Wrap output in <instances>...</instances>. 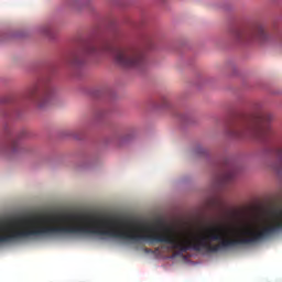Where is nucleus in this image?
I'll use <instances>...</instances> for the list:
<instances>
[{
	"label": "nucleus",
	"mask_w": 282,
	"mask_h": 282,
	"mask_svg": "<svg viewBox=\"0 0 282 282\" xmlns=\"http://www.w3.org/2000/svg\"><path fill=\"white\" fill-rule=\"evenodd\" d=\"M138 226L127 219L104 218V239H120L131 243H166L171 250H177V254H184L188 250L195 252H220L237 246H250L259 243L263 239H270L272 235L282 231V209L273 212V224L257 231L252 227H245L240 231L224 225H210L192 239L184 234H177L169 227Z\"/></svg>",
	"instance_id": "1"
},
{
	"label": "nucleus",
	"mask_w": 282,
	"mask_h": 282,
	"mask_svg": "<svg viewBox=\"0 0 282 282\" xmlns=\"http://www.w3.org/2000/svg\"><path fill=\"white\" fill-rule=\"evenodd\" d=\"M100 54H112L116 64L127 69H140L144 66V52L137 47H119L118 37L113 41L82 37L77 48L66 57V63L72 67H80L87 63L88 58L100 56Z\"/></svg>",
	"instance_id": "2"
},
{
	"label": "nucleus",
	"mask_w": 282,
	"mask_h": 282,
	"mask_svg": "<svg viewBox=\"0 0 282 282\" xmlns=\"http://www.w3.org/2000/svg\"><path fill=\"white\" fill-rule=\"evenodd\" d=\"M272 115L256 112L240 118L226 133L230 140H275L272 129Z\"/></svg>",
	"instance_id": "3"
},
{
	"label": "nucleus",
	"mask_w": 282,
	"mask_h": 282,
	"mask_svg": "<svg viewBox=\"0 0 282 282\" xmlns=\"http://www.w3.org/2000/svg\"><path fill=\"white\" fill-rule=\"evenodd\" d=\"M56 97V89L47 82L33 85L25 94L26 100L34 102L39 109H46Z\"/></svg>",
	"instance_id": "4"
},
{
	"label": "nucleus",
	"mask_w": 282,
	"mask_h": 282,
	"mask_svg": "<svg viewBox=\"0 0 282 282\" xmlns=\"http://www.w3.org/2000/svg\"><path fill=\"white\" fill-rule=\"evenodd\" d=\"M234 39L237 43H252V41H258V43H265L270 35L265 32V26L261 23H256L247 31L236 30L234 32Z\"/></svg>",
	"instance_id": "5"
},
{
	"label": "nucleus",
	"mask_w": 282,
	"mask_h": 282,
	"mask_svg": "<svg viewBox=\"0 0 282 282\" xmlns=\"http://www.w3.org/2000/svg\"><path fill=\"white\" fill-rule=\"evenodd\" d=\"M0 135L2 140H29L30 139V132H28V130H20L14 134L12 133V129H10V127L8 126H4Z\"/></svg>",
	"instance_id": "6"
},
{
	"label": "nucleus",
	"mask_w": 282,
	"mask_h": 282,
	"mask_svg": "<svg viewBox=\"0 0 282 282\" xmlns=\"http://www.w3.org/2000/svg\"><path fill=\"white\" fill-rule=\"evenodd\" d=\"M62 138H67V140H77L80 142L83 140H87V131L84 129L67 130L62 133Z\"/></svg>",
	"instance_id": "7"
},
{
	"label": "nucleus",
	"mask_w": 282,
	"mask_h": 282,
	"mask_svg": "<svg viewBox=\"0 0 282 282\" xmlns=\"http://www.w3.org/2000/svg\"><path fill=\"white\" fill-rule=\"evenodd\" d=\"M91 3V0H67V6L74 8L75 10H82V8H87Z\"/></svg>",
	"instance_id": "8"
},
{
	"label": "nucleus",
	"mask_w": 282,
	"mask_h": 282,
	"mask_svg": "<svg viewBox=\"0 0 282 282\" xmlns=\"http://www.w3.org/2000/svg\"><path fill=\"white\" fill-rule=\"evenodd\" d=\"M142 135V130L140 128H130L126 133H124V139L126 140H138Z\"/></svg>",
	"instance_id": "9"
},
{
	"label": "nucleus",
	"mask_w": 282,
	"mask_h": 282,
	"mask_svg": "<svg viewBox=\"0 0 282 282\" xmlns=\"http://www.w3.org/2000/svg\"><path fill=\"white\" fill-rule=\"evenodd\" d=\"M232 180H235V172L232 171L225 172L219 176L220 184H228V182H232Z\"/></svg>",
	"instance_id": "10"
},
{
	"label": "nucleus",
	"mask_w": 282,
	"mask_h": 282,
	"mask_svg": "<svg viewBox=\"0 0 282 282\" xmlns=\"http://www.w3.org/2000/svg\"><path fill=\"white\" fill-rule=\"evenodd\" d=\"M41 33L44 36H47V39H54V29L50 24H46V25L42 26L41 28Z\"/></svg>",
	"instance_id": "11"
},
{
	"label": "nucleus",
	"mask_w": 282,
	"mask_h": 282,
	"mask_svg": "<svg viewBox=\"0 0 282 282\" xmlns=\"http://www.w3.org/2000/svg\"><path fill=\"white\" fill-rule=\"evenodd\" d=\"M274 155H276L279 162H280V169L282 171V148H276L273 150Z\"/></svg>",
	"instance_id": "12"
},
{
	"label": "nucleus",
	"mask_w": 282,
	"mask_h": 282,
	"mask_svg": "<svg viewBox=\"0 0 282 282\" xmlns=\"http://www.w3.org/2000/svg\"><path fill=\"white\" fill-rule=\"evenodd\" d=\"M8 118H11L12 120H15L17 118H21V113L19 111L13 110L12 112L7 113Z\"/></svg>",
	"instance_id": "13"
},
{
	"label": "nucleus",
	"mask_w": 282,
	"mask_h": 282,
	"mask_svg": "<svg viewBox=\"0 0 282 282\" xmlns=\"http://www.w3.org/2000/svg\"><path fill=\"white\" fill-rule=\"evenodd\" d=\"M162 107L163 109H166V107H169V99H163Z\"/></svg>",
	"instance_id": "14"
}]
</instances>
